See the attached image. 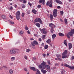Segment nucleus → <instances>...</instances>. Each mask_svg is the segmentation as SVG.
<instances>
[{
	"label": "nucleus",
	"instance_id": "obj_1",
	"mask_svg": "<svg viewBox=\"0 0 74 74\" xmlns=\"http://www.w3.org/2000/svg\"><path fill=\"white\" fill-rule=\"evenodd\" d=\"M52 4H53V1L52 0H50L49 1H48L46 3L47 5H48L49 7L52 8Z\"/></svg>",
	"mask_w": 74,
	"mask_h": 74
},
{
	"label": "nucleus",
	"instance_id": "obj_2",
	"mask_svg": "<svg viewBox=\"0 0 74 74\" xmlns=\"http://www.w3.org/2000/svg\"><path fill=\"white\" fill-rule=\"evenodd\" d=\"M67 57V51L65 50L64 52L62 54V59H65Z\"/></svg>",
	"mask_w": 74,
	"mask_h": 74
},
{
	"label": "nucleus",
	"instance_id": "obj_3",
	"mask_svg": "<svg viewBox=\"0 0 74 74\" xmlns=\"http://www.w3.org/2000/svg\"><path fill=\"white\" fill-rule=\"evenodd\" d=\"M55 26V25L52 23L49 24V26L51 28V33H53L54 31V30H53V27Z\"/></svg>",
	"mask_w": 74,
	"mask_h": 74
},
{
	"label": "nucleus",
	"instance_id": "obj_4",
	"mask_svg": "<svg viewBox=\"0 0 74 74\" xmlns=\"http://www.w3.org/2000/svg\"><path fill=\"white\" fill-rule=\"evenodd\" d=\"M36 22H39L40 24H42V21L40 18H36L34 20Z\"/></svg>",
	"mask_w": 74,
	"mask_h": 74
},
{
	"label": "nucleus",
	"instance_id": "obj_5",
	"mask_svg": "<svg viewBox=\"0 0 74 74\" xmlns=\"http://www.w3.org/2000/svg\"><path fill=\"white\" fill-rule=\"evenodd\" d=\"M46 29L45 28H43L42 29H40V30L41 33H43V34H45L47 33V31H46Z\"/></svg>",
	"mask_w": 74,
	"mask_h": 74
},
{
	"label": "nucleus",
	"instance_id": "obj_6",
	"mask_svg": "<svg viewBox=\"0 0 74 74\" xmlns=\"http://www.w3.org/2000/svg\"><path fill=\"white\" fill-rule=\"evenodd\" d=\"M10 53L11 55H14L16 53V51L15 49H12L10 51Z\"/></svg>",
	"mask_w": 74,
	"mask_h": 74
},
{
	"label": "nucleus",
	"instance_id": "obj_7",
	"mask_svg": "<svg viewBox=\"0 0 74 74\" xmlns=\"http://www.w3.org/2000/svg\"><path fill=\"white\" fill-rule=\"evenodd\" d=\"M64 66L65 67H67L69 68H70V69H71V70H74V66H71L69 65H67V64H65L64 65Z\"/></svg>",
	"mask_w": 74,
	"mask_h": 74
},
{
	"label": "nucleus",
	"instance_id": "obj_8",
	"mask_svg": "<svg viewBox=\"0 0 74 74\" xmlns=\"http://www.w3.org/2000/svg\"><path fill=\"white\" fill-rule=\"evenodd\" d=\"M38 67L40 69H45V67L42 65V64H41L40 65H39Z\"/></svg>",
	"mask_w": 74,
	"mask_h": 74
},
{
	"label": "nucleus",
	"instance_id": "obj_9",
	"mask_svg": "<svg viewBox=\"0 0 74 74\" xmlns=\"http://www.w3.org/2000/svg\"><path fill=\"white\" fill-rule=\"evenodd\" d=\"M55 1L57 3L60 4H62V2L59 0H55Z\"/></svg>",
	"mask_w": 74,
	"mask_h": 74
},
{
	"label": "nucleus",
	"instance_id": "obj_10",
	"mask_svg": "<svg viewBox=\"0 0 74 74\" xmlns=\"http://www.w3.org/2000/svg\"><path fill=\"white\" fill-rule=\"evenodd\" d=\"M21 14V12L20 11H18L16 13V16H20Z\"/></svg>",
	"mask_w": 74,
	"mask_h": 74
},
{
	"label": "nucleus",
	"instance_id": "obj_11",
	"mask_svg": "<svg viewBox=\"0 0 74 74\" xmlns=\"http://www.w3.org/2000/svg\"><path fill=\"white\" fill-rule=\"evenodd\" d=\"M45 68L47 69H50V66H49L48 65L46 64L45 65Z\"/></svg>",
	"mask_w": 74,
	"mask_h": 74
},
{
	"label": "nucleus",
	"instance_id": "obj_12",
	"mask_svg": "<svg viewBox=\"0 0 74 74\" xmlns=\"http://www.w3.org/2000/svg\"><path fill=\"white\" fill-rule=\"evenodd\" d=\"M69 49H71L72 48V44L71 43H69Z\"/></svg>",
	"mask_w": 74,
	"mask_h": 74
},
{
	"label": "nucleus",
	"instance_id": "obj_13",
	"mask_svg": "<svg viewBox=\"0 0 74 74\" xmlns=\"http://www.w3.org/2000/svg\"><path fill=\"white\" fill-rule=\"evenodd\" d=\"M56 37V35L55 34H53L52 36V38L53 40H54L55 38Z\"/></svg>",
	"mask_w": 74,
	"mask_h": 74
},
{
	"label": "nucleus",
	"instance_id": "obj_14",
	"mask_svg": "<svg viewBox=\"0 0 74 74\" xmlns=\"http://www.w3.org/2000/svg\"><path fill=\"white\" fill-rule=\"evenodd\" d=\"M41 71L42 72V73H43V74H45V73H46L47 72V71L43 69H41Z\"/></svg>",
	"mask_w": 74,
	"mask_h": 74
},
{
	"label": "nucleus",
	"instance_id": "obj_15",
	"mask_svg": "<svg viewBox=\"0 0 74 74\" xmlns=\"http://www.w3.org/2000/svg\"><path fill=\"white\" fill-rule=\"evenodd\" d=\"M30 69L31 70H33V71H36V68H35L34 67H31L30 68Z\"/></svg>",
	"mask_w": 74,
	"mask_h": 74
},
{
	"label": "nucleus",
	"instance_id": "obj_16",
	"mask_svg": "<svg viewBox=\"0 0 74 74\" xmlns=\"http://www.w3.org/2000/svg\"><path fill=\"white\" fill-rule=\"evenodd\" d=\"M58 34L59 36H60L61 37H63V36H64V34L62 33H59Z\"/></svg>",
	"mask_w": 74,
	"mask_h": 74
},
{
	"label": "nucleus",
	"instance_id": "obj_17",
	"mask_svg": "<svg viewBox=\"0 0 74 74\" xmlns=\"http://www.w3.org/2000/svg\"><path fill=\"white\" fill-rule=\"evenodd\" d=\"M36 26L38 27H40V24L39 23H36Z\"/></svg>",
	"mask_w": 74,
	"mask_h": 74
},
{
	"label": "nucleus",
	"instance_id": "obj_18",
	"mask_svg": "<svg viewBox=\"0 0 74 74\" xmlns=\"http://www.w3.org/2000/svg\"><path fill=\"white\" fill-rule=\"evenodd\" d=\"M41 64H42L43 66H45V65H46V62H45L43 61L42 62V63H41Z\"/></svg>",
	"mask_w": 74,
	"mask_h": 74
},
{
	"label": "nucleus",
	"instance_id": "obj_19",
	"mask_svg": "<svg viewBox=\"0 0 74 74\" xmlns=\"http://www.w3.org/2000/svg\"><path fill=\"white\" fill-rule=\"evenodd\" d=\"M48 48V45H45L44 47L45 49H47Z\"/></svg>",
	"mask_w": 74,
	"mask_h": 74
},
{
	"label": "nucleus",
	"instance_id": "obj_20",
	"mask_svg": "<svg viewBox=\"0 0 74 74\" xmlns=\"http://www.w3.org/2000/svg\"><path fill=\"white\" fill-rule=\"evenodd\" d=\"M10 59L11 61H14V60H15V58L14 57H12L10 58Z\"/></svg>",
	"mask_w": 74,
	"mask_h": 74
},
{
	"label": "nucleus",
	"instance_id": "obj_21",
	"mask_svg": "<svg viewBox=\"0 0 74 74\" xmlns=\"http://www.w3.org/2000/svg\"><path fill=\"white\" fill-rule=\"evenodd\" d=\"M51 40L49 39H48L46 41V42H47V43H48V44H49V43H51Z\"/></svg>",
	"mask_w": 74,
	"mask_h": 74
},
{
	"label": "nucleus",
	"instance_id": "obj_22",
	"mask_svg": "<svg viewBox=\"0 0 74 74\" xmlns=\"http://www.w3.org/2000/svg\"><path fill=\"white\" fill-rule=\"evenodd\" d=\"M53 13L57 14L58 13V11H57V10L54 9L53 10Z\"/></svg>",
	"mask_w": 74,
	"mask_h": 74
},
{
	"label": "nucleus",
	"instance_id": "obj_23",
	"mask_svg": "<svg viewBox=\"0 0 74 74\" xmlns=\"http://www.w3.org/2000/svg\"><path fill=\"white\" fill-rule=\"evenodd\" d=\"M70 35V36H73V33H72V32H71V31L69 32L68 33Z\"/></svg>",
	"mask_w": 74,
	"mask_h": 74
},
{
	"label": "nucleus",
	"instance_id": "obj_24",
	"mask_svg": "<svg viewBox=\"0 0 74 74\" xmlns=\"http://www.w3.org/2000/svg\"><path fill=\"white\" fill-rule=\"evenodd\" d=\"M56 56L57 57V58H60L61 56H62V55L60 54H58L56 55Z\"/></svg>",
	"mask_w": 74,
	"mask_h": 74
},
{
	"label": "nucleus",
	"instance_id": "obj_25",
	"mask_svg": "<svg viewBox=\"0 0 74 74\" xmlns=\"http://www.w3.org/2000/svg\"><path fill=\"white\" fill-rule=\"evenodd\" d=\"M50 16L51 20H52L53 18V15L51 14H50Z\"/></svg>",
	"mask_w": 74,
	"mask_h": 74
},
{
	"label": "nucleus",
	"instance_id": "obj_26",
	"mask_svg": "<svg viewBox=\"0 0 74 74\" xmlns=\"http://www.w3.org/2000/svg\"><path fill=\"white\" fill-rule=\"evenodd\" d=\"M45 0H40L39 1V2L40 3H42V2H45Z\"/></svg>",
	"mask_w": 74,
	"mask_h": 74
},
{
	"label": "nucleus",
	"instance_id": "obj_27",
	"mask_svg": "<svg viewBox=\"0 0 74 74\" xmlns=\"http://www.w3.org/2000/svg\"><path fill=\"white\" fill-rule=\"evenodd\" d=\"M64 23L65 24H67L68 23V22H67V20L66 18H65L64 19Z\"/></svg>",
	"mask_w": 74,
	"mask_h": 74
},
{
	"label": "nucleus",
	"instance_id": "obj_28",
	"mask_svg": "<svg viewBox=\"0 0 74 74\" xmlns=\"http://www.w3.org/2000/svg\"><path fill=\"white\" fill-rule=\"evenodd\" d=\"M2 18H3V19H5L6 18V16L5 15H3L2 16Z\"/></svg>",
	"mask_w": 74,
	"mask_h": 74
},
{
	"label": "nucleus",
	"instance_id": "obj_29",
	"mask_svg": "<svg viewBox=\"0 0 74 74\" xmlns=\"http://www.w3.org/2000/svg\"><path fill=\"white\" fill-rule=\"evenodd\" d=\"M16 18L17 20L20 19V16H16Z\"/></svg>",
	"mask_w": 74,
	"mask_h": 74
},
{
	"label": "nucleus",
	"instance_id": "obj_30",
	"mask_svg": "<svg viewBox=\"0 0 74 74\" xmlns=\"http://www.w3.org/2000/svg\"><path fill=\"white\" fill-rule=\"evenodd\" d=\"M32 12L34 13V14H36V10H32Z\"/></svg>",
	"mask_w": 74,
	"mask_h": 74
},
{
	"label": "nucleus",
	"instance_id": "obj_31",
	"mask_svg": "<svg viewBox=\"0 0 74 74\" xmlns=\"http://www.w3.org/2000/svg\"><path fill=\"white\" fill-rule=\"evenodd\" d=\"M53 15L54 17H56L57 16V13H53Z\"/></svg>",
	"mask_w": 74,
	"mask_h": 74
},
{
	"label": "nucleus",
	"instance_id": "obj_32",
	"mask_svg": "<svg viewBox=\"0 0 74 74\" xmlns=\"http://www.w3.org/2000/svg\"><path fill=\"white\" fill-rule=\"evenodd\" d=\"M34 43L36 44V45H38V42L36 40L34 41Z\"/></svg>",
	"mask_w": 74,
	"mask_h": 74
},
{
	"label": "nucleus",
	"instance_id": "obj_33",
	"mask_svg": "<svg viewBox=\"0 0 74 74\" xmlns=\"http://www.w3.org/2000/svg\"><path fill=\"white\" fill-rule=\"evenodd\" d=\"M9 10L10 11H12V10H13V7H12V6L10 8H9Z\"/></svg>",
	"mask_w": 74,
	"mask_h": 74
},
{
	"label": "nucleus",
	"instance_id": "obj_34",
	"mask_svg": "<svg viewBox=\"0 0 74 74\" xmlns=\"http://www.w3.org/2000/svg\"><path fill=\"white\" fill-rule=\"evenodd\" d=\"M9 72L10 74H12V73H13V71L12 69H10L9 70Z\"/></svg>",
	"mask_w": 74,
	"mask_h": 74
},
{
	"label": "nucleus",
	"instance_id": "obj_35",
	"mask_svg": "<svg viewBox=\"0 0 74 74\" xmlns=\"http://www.w3.org/2000/svg\"><path fill=\"white\" fill-rule=\"evenodd\" d=\"M47 63L48 64L50 65L51 64V62L49 60H48L47 61Z\"/></svg>",
	"mask_w": 74,
	"mask_h": 74
},
{
	"label": "nucleus",
	"instance_id": "obj_36",
	"mask_svg": "<svg viewBox=\"0 0 74 74\" xmlns=\"http://www.w3.org/2000/svg\"><path fill=\"white\" fill-rule=\"evenodd\" d=\"M22 7L23 8H24L26 7V6H25V5L24 4H23L22 5Z\"/></svg>",
	"mask_w": 74,
	"mask_h": 74
},
{
	"label": "nucleus",
	"instance_id": "obj_37",
	"mask_svg": "<svg viewBox=\"0 0 74 74\" xmlns=\"http://www.w3.org/2000/svg\"><path fill=\"white\" fill-rule=\"evenodd\" d=\"M74 59V56H72L71 58V60H73Z\"/></svg>",
	"mask_w": 74,
	"mask_h": 74
},
{
	"label": "nucleus",
	"instance_id": "obj_38",
	"mask_svg": "<svg viewBox=\"0 0 74 74\" xmlns=\"http://www.w3.org/2000/svg\"><path fill=\"white\" fill-rule=\"evenodd\" d=\"M23 33V31H21L20 32V34H22Z\"/></svg>",
	"mask_w": 74,
	"mask_h": 74
},
{
	"label": "nucleus",
	"instance_id": "obj_39",
	"mask_svg": "<svg viewBox=\"0 0 74 74\" xmlns=\"http://www.w3.org/2000/svg\"><path fill=\"white\" fill-rule=\"evenodd\" d=\"M60 13L61 15H63V11H61L60 12Z\"/></svg>",
	"mask_w": 74,
	"mask_h": 74
},
{
	"label": "nucleus",
	"instance_id": "obj_40",
	"mask_svg": "<svg viewBox=\"0 0 74 74\" xmlns=\"http://www.w3.org/2000/svg\"><path fill=\"white\" fill-rule=\"evenodd\" d=\"M25 16V13H23L21 14V16H22V17H23V16Z\"/></svg>",
	"mask_w": 74,
	"mask_h": 74
},
{
	"label": "nucleus",
	"instance_id": "obj_41",
	"mask_svg": "<svg viewBox=\"0 0 74 74\" xmlns=\"http://www.w3.org/2000/svg\"><path fill=\"white\" fill-rule=\"evenodd\" d=\"M66 36L68 38H70V36L69 35H68V34H67L66 35Z\"/></svg>",
	"mask_w": 74,
	"mask_h": 74
},
{
	"label": "nucleus",
	"instance_id": "obj_42",
	"mask_svg": "<svg viewBox=\"0 0 74 74\" xmlns=\"http://www.w3.org/2000/svg\"><path fill=\"white\" fill-rule=\"evenodd\" d=\"M71 32H72L73 34H74V29L71 30Z\"/></svg>",
	"mask_w": 74,
	"mask_h": 74
},
{
	"label": "nucleus",
	"instance_id": "obj_43",
	"mask_svg": "<svg viewBox=\"0 0 74 74\" xmlns=\"http://www.w3.org/2000/svg\"><path fill=\"white\" fill-rule=\"evenodd\" d=\"M24 58L25 59H26L27 60V56H26V55H24Z\"/></svg>",
	"mask_w": 74,
	"mask_h": 74
},
{
	"label": "nucleus",
	"instance_id": "obj_44",
	"mask_svg": "<svg viewBox=\"0 0 74 74\" xmlns=\"http://www.w3.org/2000/svg\"><path fill=\"white\" fill-rule=\"evenodd\" d=\"M29 51H30V50L29 49H28L26 50V52H29Z\"/></svg>",
	"mask_w": 74,
	"mask_h": 74
},
{
	"label": "nucleus",
	"instance_id": "obj_45",
	"mask_svg": "<svg viewBox=\"0 0 74 74\" xmlns=\"http://www.w3.org/2000/svg\"><path fill=\"white\" fill-rule=\"evenodd\" d=\"M41 6L40 5H38L37 6V8H41Z\"/></svg>",
	"mask_w": 74,
	"mask_h": 74
},
{
	"label": "nucleus",
	"instance_id": "obj_46",
	"mask_svg": "<svg viewBox=\"0 0 74 74\" xmlns=\"http://www.w3.org/2000/svg\"><path fill=\"white\" fill-rule=\"evenodd\" d=\"M58 59L60 61H62V59L60 58H58Z\"/></svg>",
	"mask_w": 74,
	"mask_h": 74
},
{
	"label": "nucleus",
	"instance_id": "obj_47",
	"mask_svg": "<svg viewBox=\"0 0 74 74\" xmlns=\"http://www.w3.org/2000/svg\"><path fill=\"white\" fill-rule=\"evenodd\" d=\"M25 29L26 30H27L29 29V28H28V27L27 26L25 27Z\"/></svg>",
	"mask_w": 74,
	"mask_h": 74
},
{
	"label": "nucleus",
	"instance_id": "obj_48",
	"mask_svg": "<svg viewBox=\"0 0 74 74\" xmlns=\"http://www.w3.org/2000/svg\"><path fill=\"white\" fill-rule=\"evenodd\" d=\"M36 71L38 73H40V71L38 69H36Z\"/></svg>",
	"mask_w": 74,
	"mask_h": 74
},
{
	"label": "nucleus",
	"instance_id": "obj_49",
	"mask_svg": "<svg viewBox=\"0 0 74 74\" xmlns=\"http://www.w3.org/2000/svg\"><path fill=\"white\" fill-rule=\"evenodd\" d=\"M27 13L28 14H30V11L28 10L27 12Z\"/></svg>",
	"mask_w": 74,
	"mask_h": 74
},
{
	"label": "nucleus",
	"instance_id": "obj_50",
	"mask_svg": "<svg viewBox=\"0 0 74 74\" xmlns=\"http://www.w3.org/2000/svg\"><path fill=\"white\" fill-rule=\"evenodd\" d=\"M45 37H46L45 35H43L42 36V37L44 39L45 38Z\"/></svg>",
	"mask_w": 74,
	"mask_h": 74
},
{
	"label": "nucleus",
	"instance_id": "obj_51",
	"mask_svg": "<svg viewBox=\"0 0 74 74\" xmlns=\"http://www.w3.org/2000/svg\"><path fill=\"white\" fill-rule=\"evenodd\" d=\"M26 3V0H24L23 1V3L24 4H25V3Z\"/></svg>",
	"mask_w": 74,
	"mask_h": 74
},
{
	"label": "nucleus",
	"instance_id": "obj_52",
	"mask_svg": "<svg viewBox=\"0 0 74 74\" xmlns=\"http://www.w3.org/2000/svg\"><path fill=\"white\" fill-rule=\"evenodd\" d=\"M28 4L29 5H30V6H32V5L31 4V3H30V2H29L28 3Z\"/></svg>",
	"mask_w": 74,
	"mask_h": 74
},
{
	"label": "nucleus",
	"instance_id": "obj_53",
	"mask_svg": "<svg viewBox=\"0 0 74 74\" xmlns=\"http://www.w3.org/2000/svg\"><path fill=\"white\" fill-rule=\"evenodd\" d=\"M24 70L25 71H27V69L26 68H24Z\"/></svg>",
	"mask_w": 74,
	"mask_h": 74
},
{
	"label": "nucleus",
	"instance_id": "obj_54",
	"mask_svg": "<svg viewBox=\"0 0 74 74\" xmlns=\"http://www.w3.org/2000/svg\"><path fill=\"white\" fill-rule=\"evenodd\" d=\"M10 18H11V19H13V18H13V17L11 15H10Z\"/></svg>",
	"mask_w": 74,
	"mask_h": 74
},
{
	"label": "nucleus",
	"instance_id": "obj_55",
	"mask_svg": "<svg viewBox=\"0 0 74 74\" xmlns=\"http://www.w3.org/2000/svg\"><path fill=\"white\" fill-rule=\"evenodd\" d=\"M61 70H62V71H64V72H66V71L64 70V69H61Z\"/></svg>",
	"mask_w": 74,
	"mask_h": 74
},
{
	"label": "nucleus",
	"instance_id": "obj_56",
	"mask_svg": "<svg viewBox=\"0 0 74 74\" xmlns=\"http://www.w3.org/2000/svg\"><path fill=\"white\" fill-rule=\"evenodd\" d=\"M43 56L44 57V58H45V56H46V54H43Z\"/></svg>",
	"mask_w": 74,
	"mask_h": 74
},
{
	"label": "nucleus",
	"instance_id": "obj_57",
	"mask_svg": "<svg viewBox=\"0 0 74 74\" xmlns=\"http://www.w3.org/2000/svg\"><path fill=\"white\" fill-rule=\"evenodd\" d=\"M27 33L28 34H30V31H29V30L27 31Z\"/></svg>",
	"mask_w": 74,
	"mask_h": 74
},
{
	"label": "nucleus",
	"instance_id": "obj_58",
	"mask_svg": "<svg viewBox=\"0 0 74 74\" xmlns=\"http://www.w3.org/2000/svg\"><path fill=\"white\" fill-rule=\"evenodd\" d=\"M10 23L11 24H12V25H14V22L11 21Z\"/></svg>",
	"mask_w": 74,
	"mask_h": 74
},
{
	"label": "nucleus",
	"instance_id": "obj_59",
	"mask_svg": "<svg viewBox=\"0 0 74 74\" xmlns=\"http://www.w3.org/2000/svg\"><path fill=\"white\" fill-rule=\"evenodd\" d=\"M64 44L65 45H66V46H67V43H64Z\"/></svg>",
	"mask_w": 74,
	"mask_h": 74
},
{
	"label": "nucleus",
	"instance_id": "obj_60",
	"mask_svg": "<svg viewBox=\"0 0 74 74\" xmlns=\"http://www.w3.org/2000/svg\"><path fill=\"white\" fill-rule=\"evenodd\" d=\"M67 43V42H66V40H65L64 41V43Z\"/></svg>",
	"mask_w": 74,
	"mask_h": 74
},
{
	"label": "nucleus",
	"instance_id": "obj_61",
	"mask_svg": "<svg viewBox=\"0 0 74 74\" xmlns=\"http://www.w3.org/2000/svg\"><path fill=\"white\" fill-rule=\"evenodd\" d=\"M60 21H61L62 22H63V20L62 19L60 18Z\"/></svg>",
	"mask_w": 74,
	"mask_h": 74
},
{
	"label": "nucleus",
	"instance_id": "obj_62",
	"mask_svg": "<svg viewBox=\"0 0 74 74\" xmlns=\"http://www.w3.org/2000/svg\"><path fill=\"white\" fill-rule=\"evenodd\" d=\"M61 73L62 74H64V73L63 72V71H61Z\"/></svg>",
	"mask_w": 74,
	"mask_h": 74
},
{
	"label": "nucleus",
	"instance_id": "obj_63",
	"mask_svg": "<svg viewBox=\"0 0 74 74\" xmlns=\"http://www.w3.org/2000/svg\"><path fill=\"white\" fill-rule=\"evenodd\" d=\"M39 41H42L41 39V38H39Z\"/></svg>",
	"mask_w": 74,
	"mask_h": 74
},
{
	"label": "nucleus",
	"instance_id": "obj_64",
	"mask_svg": "<svg viewBox=\"0 0 74 74\" xmlns=\"http://www.w3.org/2000/svg\"><path fill=\"white\" fill-rule=\"evenodd\" d=\"M14 7H15V8H16V7H17V5H16V4L15 5Z\"/></svg>",
	"mask_w": 74,
	"mask_h": 74
}]
</instances>
